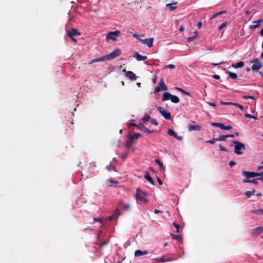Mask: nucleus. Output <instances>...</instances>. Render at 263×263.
<instances>
[{"mask_svg":"<svg viewBox=\"0 0 263 263\" xmlns=\"http://www.w3.org/2000/svg\"><path fill=\"white\" fill-rule=\"evenodd\" d=\"M151 117L149 115H146L141 119V120L144 122L150 121Z\"/></svg>","mask_w":263,"mask_h":263,"instance_id":"nucleus-27","label":"nucleus"},{"mask_svg":"<svg viewBox=\"0 0 263 263\" xmlns=\"http://www.w3.org/2000/svg\"><path fill=\"white\" fill-rule=\"evenodd\" d=\"M173 225L175 227V228H176V232L178 233L179 232V229L180 228L179 225L175 222L173 223Z\"/></svg>","mask_w":263,"mask_h":263,"instance_id":"nucleus-47","label":"nucleus"},{"mask_svg":"<svg viewBox=\"0 0 263 263\" xmlns=\"http://www.w3.org/2000/svg\"><path fill=\"white\" fill-rule=\"evenodd\" d=\"M227 73L228 74L229 77L230 78H231V79H232L233 80L236 79L237 78V74L235 73L231 72L230 71H227Z\"/></svg>","mask_w":263,"mask_h":263,"instance_id":"nucleus-21","label":"nucleus"},{"mask_svg":"<svg viewBox=\"0 0 263 263\" xmlns=\"http://www.w3.org/2000/svg\"><path fill=\"white\" fill-rule=\"evenodd\" d=\"M197 37V35H195V36H192V37H189L187 40V42H192L193 41V40H194L196 37Z\"/></svg>","mask_w":263,"mask_h":263,"instance_id":"nucleus-41","label":"nucleus"},{"mask_svg":"<svg viewBox=\"0 0 263 263\" xmlns=\"http://www.w3.org/2000/svg\"><path fill=\"white\" fill-rule=\"evenodd\" d=\"M125 76L132 81L135 80L137 79L136 75L131 71H126Z\"/></svg>","mask_w":263,"mask_h":263,"instance_id":"nucleus-13","label":"nucleus"},{"mask_svg":"<svg viewBox=\"0 0 263 263\" xmlns=\"http://www.w3.org/2000/svg\"><path fill=\"white\" fill-rule=\"evenodd\" d=\"M136 191L137 192H139L141 194H142L143 195H144L145 197H146L148 196V193L146 192H144L142 190H141L139 188H137L136 189Z\"/></svg>","mask_w":263,"mask_h":263,"instance_id":"nucleus-34","label":"nucleus"},{"mask_svg":"<svg viewBox=\"0 0 263 263\" xmlns=\"http://www.w3.org/2000/svg\"><path fill=\"white\" fill-rule=\"evenodd\" d=\"M253 63V64L251 67L253 70H258L262 67V63L258 59H255Z\"/></svg>","mask_w":263,"mask_h":263,"instance_id":"nucleus-7","label":"nucleus"},{"mask_svg":"<svg viewBox=\"0 0 263 263\" xmlns=\"http://www.w3.org/2000/svg\"><path fill=\"white\" fill-rule=\"evenodd\" d=\"M133 142H134L132 140H130V139H128V140L125 142V145L127 148H130V146L132 145Z\"/></svg>","mask_w":263,"mask_h":263,"instance_id":"nucleus-28","label":"nucleus"},{"mask_svg":"<svg viewBox=\"0 0 263 263\" xmlns=\"http://www.w3.org/2000/svg\"><path fill=\"white\" fill-rule=\"evenodd\" d=\"M155 162L159 166L161 170H164V167L163 166V163L158 159L155 160Z\"/></svg>","mask_w":263,"mask_h":263,"instance_id":"nucleus-25","label":"nucleus"},{"mask_svg":"<svg viewBox=\"0 0 263 263\" xmlns=\"http://www.w3.org/2000/svg\"><path fill=\"white\" fill-rule=\"evenodd\" d=\"M175 89L177 90H179L180 91V92H182L183 91V89L181 88H179V87H175Z\"/></svg>","mask_w":263,"mask_h":263,"instance_id":"nucleus-63","label":"nucleus"},{"mask_svg":"<svg viewBox=\"0 0 263 263\" xmlns=\"http://www.w3.org/2000/svg\"><path fill=\"white\" fill-rule=\"evenodd\" d=\"M254 193H255V190H253V191H246V192L245 193V195H246L248 198H249V197H250L251 196L254 195Z\"/></svg>","mask_w":263,"mask_h":263,"instance_id":"nucleus-23","label":"nucleus"},{"mask_svg":"<svg viewBox=\"0 0 263 263\" xmlns=\"http://www.w3.org/2000/svg\"><path fill=\"white\" fill-rule=\"evenodd\" d=\"M243 65H244V63L242 61H240V62H239L235 63V64H232V67L234 68H239L242 67L243 66Z\"/></svg>","mask_w":263,"mask_h":263,"instance_id":"nucleus-18","label":"nucleus"},{"mask_svg":"<svg viewBox=\"0 0 263 263\" xmlns=\"http://www.w3.org/2000/svg\"><path fill=\"white\" fill-rule=\"evenodd\" d=\"M245 117L246 118H252V119H253L254 120H257L258 119L257 117L253 116V115H252L251 114H245Z\"/></svg>","mask_w":263,"mask_h":263,"instance_id":"nucleus-31","label":"nucleus"},{"mask_svg":"<svg viewBox=\"0 0 263 263\" xmlns=\"http://www.w3.org/2000/svg\"><path fill=\"white\" fill-rule=\"evenodd\" d=\"M119 216V211L117 210L116 212L115 213V214L109 216L108 217V220L109 221L112 220L114 219H117Z\"/></svg>","mask_w":263,"mask_h":263,"instance_id":"nucleus-22","label":"nucleus"},{"mask_svg":"<svg viewBox=\"0 0 263 263\" xmlns=\"http://www.w3.org/2000/svg\"><path fill=\"white\" fill-rule=\"evenodd\" d=\"M242 174L243 176L246 177L245 179H249L251 178H253V177L257 176V173H256V172H248V171H242Z\"/></svg>","mask_w":263,"mask_h":263,"instance_id":"nucleus-10","label":"nucleus"},{"mask_svg":"<svg viewBox=\"0 0 263 263\" xmlns=\"http://www.w3.org/2000/svg\"><path fill=\"white\" fill-rule=\"evenodd\" d=\"M155 259L157 260V261H161L162 262H165V259H164L163 258V257L155 258Z\"/></svg>","mask_w":263,"mask_h":263,"instance_id":"nucleus-43","label":"nucleus"},{"mask_svg":"<svg viewBox=\"0 0 263 263\" xmlns=\"http://www.w3.org/2000/svg\"><path fill=\"white\" fill-rule=\"evenodd\" d=\"M227 22H224L221 25H220L219 27H218V29L220 30H221L222 28H223L224 27H226L227 26Z\"/></svg>","mask_w":263,"mask_h":263,"instance_id":"nucleus-42","label":"nucleus"},{"mask_svg":"<svg viewBox=\"0 0 263 263\" xmlns=\"http://www.w3.org/2000/svg\"><path fill=\"white\" fill-rule=\"evenodd\" d=\"M139 41L141 42L143 44L146 45L148 47H151L153 45L154 39L149 38L145 39H138Z\"/></svg>","mask_w":263,"mask_h":263,"instance_id":"nucleus-9","label":"nucleus"},{"mask_svg":"<svg viewBox=\"0 0 263 263\" xmlns=\"http://www.w3.org/2000/svg\"><path fill=\"white\" fill-rule=\"evenodd\" d=\"M121 34L120 30H117L115 31H110L108 32L106 36V40L107 41L111 40L113 41H115L117 40V37Z\"/></svg>","mask_w":263,"mask_h":263,"instance_id":"nucleus-4","label":"nucleus"},{"mask_svg":"<svg viewBox=\"0 0 263 263\" xmlns=\"http://www.w3.org/2000/svg\"><path fill=\"white\" fill-rule=\"evenodd\" d=\"M149 121L152 124L155 125H157L158 124L157 120L154 118H151Z\"/></svg>","mask_w":263,"mask_h":263,"instance_id":"nucleus-39","label":"nucleus"},{"mask_svg":"<svg viewBox=\"0 0 263 263\" xmlns=\"http://www.w3.org/2000/svg\"><path fill=\"white\" fill-rule=\"evenodd\" d=\"M236 162L234 161H231L229 162V165L231 167H233V166L236 165Z\"/></svg>","mask_w":263,"mask_h":263,"instance_id":"nucleus-53","label":"nucleus"},{"mask_svg":"<svg viewBox=\"0 0 263 263\" xmlns=\"http://www.w3.org/2000/svg\"><path fill=\"white\" fill-rule=\"evenodd\" d=\"M175 138L179 141H182L183 139V137L182 136H179L177 135H176V136L175 137Z\"/></svg>","mask_w":263,"mask_h":263,"instance_id":"nucleus-54","label":"nucleus"},{"mask_svg":"<svg viewBox=\"0 0 263 263\" xmlns=\"http://www.w3.org/2000/svg\"><path fill=\"white\" fill-rule=\"evenodd\" d=\"M224 63V61H220L218 63L217 62H216V63H212V65H214V66H218L219 65H221V64H223Z\"/></svg>","mask_w":263,"mask_h":263,"instance_id":"nucleus-45","label":"nucleus"},{"mask_svg":"<svg viewBox=\"0 0 263 263\" xmlns=\"http://www.w3.org/2000/svg\"><path fill=\"white\" fill-rule=\"evenodd\" d=\"M232 128V127L230 125H227V126L224 125V129H225V130H230Z\"/></svg>","mask_w":263,"mask_h":263,"instance_id":"nucleus-56","label":"nucleus"},{"mask_svg":"<svg viewBox=\"0 0 263 263\" xmlns=\"http://www.w3.org/2000/svg\"><path fill=\"white\" fill-rule=\"evenodd\" d=\"M177 3V2H175L173 4H166V7H169V9L171 11H173L176 8V6H172V5H176Z\"/></svg>","mask_w":263,"mask_h":263,"instance_id":"nucleus-26","label":"nucleus"},{"mask_svg":"<svg viewBox=\"0 0 263 263\" xmlns=\"http://www.w3.org/2000/svg\"><path fill=\"white\" fill-rule=\"evenodd\" d=\"M218 16V15L217 13H216L214 14L213 15H212V16L210 17V19L213 20V19L216 18Z\"/></svg>","mask_w":263,"mask_h":263,"instance_id":"nucleus-58","label":"nucleus"},{"mask_svg":"<svg viewBox=\"0 0 263 263\" xmlns=\"http://www.w3.org/2000/svg\"><path fill=\"white\" fill-rule=\"evenodd\" d=\"M263 232V227H259L256 228L253 230V233L254 234L259 235Z\"/></svg>","mask_w":263,"mask_h":263,"instance_id":"nucleus-20","label":"nucleus"},{"mask_svg":"<svg viewBox=\"0 0 263 263\" xmlns=\"http://www.w3.org/2000/svg\"><path fill=\"white\" fill-rule=\"evenodd\" d=\"M251 213H254V214H257L259 215H263V209H259L257 210H252L251 211Z\"/></svg>","mask_w":263,"mask_h":263,"instance_id":"nucleus-24","label":"nucleus"},{"mask_svg":"<svg viewBox=\"0 0 263 263\" xmlns=\"http://www.w3.org/2000/svg\"><path fill=\"white\" fill-rule=\"evenodd\" d=\"M166 68H170V69H174L175 68V66L173 64H169L166 66Z\"/></svg>","mask_w":263,"mask_h":263,"instance_id":"nucleus-51","label":"nucleus"},{"mask_svg":"<svg viewBox=\"0 0 263 263\" xmlns=\"http://www.w3.org/2000/svg\"><path fill=\"white\" fill-rule=\"evenodd\" d=\"M106 168L109 171H111V170H114L115 171H116V167L115 166L111 165L110 164L109 165H107L106 167Z\"/></svg>","mask_w":263,"mask_h":263,"instance_id":"nucleus-35","label":"nucleus"},{"mask_svg":"<svg viewBox=\"0 0 263 263\" xmlns=\"http://www.w3.org/2000/svg\"><path fill=\"white\" fill-rule=\"evenodd\" d=\"M167 87L165 84L163 79H161L159 81V84L155 88V92H159L162 90H167Z\"/></svg>","mask_w":263,"mask_h":263,"instance_id":"nucleus-6","label":"nucleus"},{"mask_svg":"<svg viewBox=\"0 0 263 263\" xmlns=\"http://www.w3.org/2000/svg\"><path fill=\"white\" fill-rule=\"evenodd\" d=\"M157 181L160 185H161L162 184V181L159 177L157 178Z\"/></svg>","mask_w":263,"mask_h":263,"instance_id":"nucleus-62","label":"nucleus"},{"mask_svg":"<svg viewBox=\"0 0 263 263\" xmlns=\"http://www.w3.org/2000/svg\"><path fill=\"white\" fill-rule=\"evenodd\" d=\"M254 25H251L249 26L250 29H255L260 26V25L258 23H254Z\"/></svg>","mask_w":263,"mask_h":263,"instance_id":"nucleus-36","label":"nucleus"},{"mask_svg":"<svg viewBox=\"0 0 263 263\" xmlns=\"http://www.w3.org/2000/svg\"><path fill=\"white\" fill-rule=\"evenodd\" d=\"M159 112L166 120H171V113L167 112L165 109L161 106L157 108Z\"/></svg>","mask_w":263,"mask_h":263,"instance_id":"nucleus-5","label":"nucleus"},{"mask_svg":"<svg viewBox=\"0 0 263 263\" xmlns=\"http://www.w3.org/2000/svg\"><path fill=\"white\" fill-rule=\"evenodd\" d=\"M262 22H263V19H260L258 21H253V23H258L260 25V24Z\"/></svg>","mask_w":263,"mask_h":263,"instance_id":"nucleus-55","label":"nucleus"},{"mask_svg":"<svg viewBox=\"0 0 263 263\" xmlns=\"http://www.w3.org/2000/svg\"><path fill=\"white\" fill-rule=\"evenodd\" d=\"M233 143L234 144V153L237 155H242L243 151L246 149L245 144L239 141H233Z\"/></svg>","mask_w":263,"mask_h":263,"instance_id":"nucleus-2","label":"nucleus"},{"mask_svg":"<svg viewBox=\"0 0 263 263\" xmlns=\"http://www.w3.org/2000/svg\"><path fill=\"white\" fill-rule=\"evenodd\" d=\"M171 236L173 239H176L178 241H180L182 239L181 236L180 235H175L174 234H171Z\"/></svg>","mask_w":263,"mask_h":263,"instance_id":"nucleus-33","label":"nucleus"},{"mask_svg":"<svg viewBox=\"0 0 263 263\" xmlns=\"http://www.w3.org/2000/svg\"><path fill=\"white\" fill-rule=\"evenodd\" d=\"M227 138L226 135H221L218 138H216V140L217 141H225Z\"/></svg>","mask_w":263,"mask_h":263,"instance_id":"nucleus-30","label":"nucleus"},{"mask_svg":"<svg viewBox=\"0 0 263 263\" xmlns=\"http://www.w3.org/2000/svg\"><path fill=\"white\" fill-rule=\"evenodd\" d=\"M135 197L137 200L141 201L145 203H147L148 202V200L146 198V197L142 194H141L139 192L136 191V194Z\"/></svg>","mask_w":263,"mask_h":263,"instance_id":"nucleus-8","label":"nucleus"},{"mask_svg":"<svg viewBox=\"0 0 263 263\" xmlns=\"http://www.w3.org/2000/svg\"><path fill=\"white\" fill-rule=\"evenodd\" d=\"M141 136V134L137 133L134 134L133 135H129L128 136V138L130 139V140H132L134 142V141L135 140H136V139H138Z\"/></svg>","mask_w":263,"mask_h":263,"instance_id":"nucleus-17","label":"nucleus"},{"mask_svg":"<svg viewBox=\"0 0 263 263\" xmlns=\"http://www.w3.org/2000/svg\"><path fill=\"white\" fill-rule=\"evenodd\" d=\"M259 180L258 178V179H243V183H254V184H258V181L257 180Z\"/></svg>","mask_w":263,"mask_h":263,"instance_id":"nucleus-19","label":"nucleus"},{"mask_svg":"<svg viewBox=\"0 0 263 263\" xmlns=\"http://www.w3.org/2000/svg\"><path fill=\"white\" fill-rule=\"evenodd\" d=\"M128 156V153H125L122 154L121 157L123 159L125 160L127 158Z\"/></svg>","mask_w":263,"mask_h":263,"instance_id":"nucleus-50","label":"nucleus"},{"mask_svg":"<svg viewBox=\"0 0 263 263\" xmlns=\"http://www.w3.org/2000/svg\"><path fill=\"white\" fill-rule=\"evenodd\" d=\"M67 34L69 37H73L74 36L80 35L81 33L78 29L72 28L71 30H67Z\"/></svg>","mask_w":263,"mask_h":263,"instance_id":"nucleus-11","label":"nucleus"},{"mask_svg":"<svg viewBox=\"0 0 263 263\" xmlns=\"http://www.w3.org/2000/svg\"><path fill=\"white\" fill-rule=\"evenodd\" d=\"M219 148L220 149L221 151H225V152H227V149L226 148V147L223 146H222L221 144H219Z\"/></svg>","mask_w":263,"mask_h":263,"instance_id":"nucleus-46","label":"nucleus"},{"mask_svg":"<svg viewBox=\"0 0 263 263\" xmlns=\"http://www.w3.org/2000/svg\"><path fill=\"white\" fill-rule=\"evenodd\" d=\"M147 254H148V251L146 250L144 251H142L140 250H137L135 251L134 254H135V256L138 257V256H140L142 255H146Z\"/></svg>","mask_w":263,"mask_h":263,"instance_id":"nucleus-16","label":"nucleus"},{"mask_svg":"<svg viewBox=\"0 0 263 263\" xmlns=\"http://www.w3.org/2000/svg\"><path fill=\"white\" fill-rule=\"evenodd\" d=\"M212 77L216 80H219L220 78V76L217 74H214L212 76Z\"/></svg>","mask_w":263,"mask_h":263,"instance_id":"nucleus-57","label":"nucleus"},{"mask_svg":"<svg viewBox=\"0 0 263 263\" xmlns=\"http://www.w3.org/2000/svg\"><path fill=\"white\" fill-rule=\"evenodd\" d=\"M220 124V123L213 122V123H211V125L212 126H215V127H219Z\"/></svg>","mask_w":263,"mask_h":263,"instance_id":"nucleus-49","label":"nucleus"},{"mask_svg":"<svg viewBox=\"0 0 263 263\" xmlns=\"http://www.w3.org/2000/svg\"><path fill=\"white\" fill-rule=\"evenodd\" d=\"M179 31H181V32H183L184 30V27L183 26H180L179 27Z\"/></svg>","mask_w":263,"mask_h":263,"instance_id":"nucleus-61","label":"nucleus"},{"mask_svg":"<svg viewBox=\"0 0 263 263\" xmlns=\"http://www.w3.org/2000/svg\"><path fill=\"white\" fill-rule=\"evenodd\" d=\"M107 244V242H106V241H103V242H102L100 244V246L101 247H103V246H106Z\"/></svg>","mask_w":263,"mask_h":263,"instance_id":"nucleus-59","label":"nucleus"},{"mask_svg":"<svg viewBox=\"0 0 263 263\" xmlns=\"http://www.w3.org/2000/svg\"><path fill=\"white\" fill-rule=\"evenodd\" d=\"M136 127L138 129H139L140 130L143 131L144 129L145 126H144V125L142 123H139L137 125Z\"/></svg>","mask_w":263,"mask_h":263,"instance_id":"nucleus-32","label":"nucleus"},{"mask_svg":"<svg viewBox=\"0 0 263 263\" xmlns=\"http://www.w3.org/2000/svg\"><path fill=\"white\" fill-rule=\"evenodd\" d=\"M216 141H217L216 140V138H213L212 140H209L206 141V143H211V144H214Z\"/></svg>","mask_w":263,"mask_h":263,"instance_id":"nucleus-40","label":"nucleus"},{"mask_svg":"<svg viewBox=\"0 0 263 263\" xmlns=\"http://www.w3.org/2000/svg\"><path fill=\"white\" fill-rule=\"evenodd\" d=\"M171 100V101L174 103H178L180 101L179 98L175 95H173L170 92H165L163 94L162 100L165 101Z\"/></svg>","mask_w":263,"mask_h":263,"instance_id":"nucleus-3","label":"nucleus"},{"mask_svg":"<svg viewBox=\"0 0 263 263\" xmlns=\"http://www.w3.org/2000/svg\"><path fill=\"white\" fill-rule=\"evenodd\" d=\"M188 130L189 131H192V130H197L199 131L201 129V126L199 125H189L188 127Z\"/></svg>","mask_w":263,"mask_h":263,"instance_id":"nucleus-14","label":"nucleus"},{"mask_svg":"<svg viewBox=\"0 0 263 263\" xmlns=\"http://www.w3.org/2000/svg\"><path fill=\"white\" fill-rule=\"evenodd\" d=\"M167 134L169 135L170 136H173L174 138L177 135V134L172 129H168Z\"/></svg>","mask_w":263,"mask_h":263,"instance_id":"nucleus-29","label":"nucleus"},{"mask_svg":"<svg viewBox=\"0 0 263 263\" xmlns=\"http://www.w3.org/2000/svg\"><path fill=\"white\" fill-rule=\"evenodd\" d=\"M121 54V51L119 49H116L108 54L104 55L102 57L91 60L88 64H92L95 62H101L105 60H112L116 57H119Z\"/></svg>","mask_w":263,"mask_h":263,"instance_id":"nucleus-1","label":"nucleus"},{"mask_svg":"<svg viewBox=\"0 0 263 263\" xmlns=\"http://www.w3.org/2000/svg\"><path fill=\"white\" fill-rule=\"evenodd\" d=\"M123 208L125 211H128L130 209V205L128 204L122 203Z\"/></svg>","mask_w":263,"mask_h":263,"instance_id":"nucleus-37","label":"nucleus"},{"mask_svg":"<svg viewBox=\"0 0 263 263\" xmlns=\"http://www.w3.org/2000/svg\"><path fill=\"white\" fill-rule=\"evenodd\" d=\"M144 177L148 182H149V183L151 184H152V185H154L155 184L153 178H152V177L150 176V175L148 173V172H146L145 173Z\"/></svg>","mask_w":263,"mask_h":263,"instance_id":"nucleus-15","label":"nucleus"},{"mask_svg":"<svg viewBox=\"0 0 263 263\" xmlns=\"http://www.w3.org/2000/svg\"><path fill=\"white\" fill-rule=\"evenodd\" d=\"M144 36V34H141V35H139V34H137V33H134V34H133V36H134V37H135V38L138 39V37H139V36Z\"/></svg>","mask_w":263,"mask_h":263,"instance_id":"nucleus-48","label":"nucleus"},{"mask_svg":"<svg viewBox=\"0 0 263 263\" xmlns=\"http://www.w3.org/2000/svg\"><path fill=\"white\" fill-rule=\"evenodd\" d=\"M94 220L96 221H99L100 222H102V219L99 218H94Z\"/></svg>","mask_w":263,"mask_h":263,"instance_id":"nucleus-64","label":"nucleus"},{"mask_svg":"<svg viewBox=\"0 0 263 263\" xmlns=\"http://www.w3.org/2000/svg\"><path fill=\"white\" fill-rule=\"evenodd\" d=\"M232 103L230 102H221V104L222 105H232Z\"/></svg>","mask_w":263,"mask_h":263,"instance_id":"nucleus-52","label":"nucleus"},{"mask_svg":"<svg viewBox=\"0 0 263 263\" xmlns=\"http://www.w3.org/2000/svg\"><path fill=\"white\" fill-rule=\"evenodd\" d=\"M242 98L247 99H251L253 100H255V98L252 96H243Z\"/></svg>","mask_w":263,"mask_h":263,"instance_id":"nucleus-44","label":"nucleus"},{"mask_svg":"<svg viewBox=\"0 0 263 263\" xmlns=\"http://www.w3.org/2000/svg\"><path fill=\"white\" fill-rule=\"evenodd\" d=\"M182 93L183 94H184V95H187V96H191V93L189 92L186 91H185L184 90H183Z\"/></svg>","mask_w":263,"mask_h":263,"instance_id":"nucleus-60","label":"nucleus"},{"mask_svg":"<svg viewBox=\"0 0 263 263\" xmlns=\"http://www.w3.org/2000/svg\"><path fill=\"white\" fill-rule=\"evenodd\" d=\"M133 57L138 61H144L147 59L146 56L141 55L137 52H134L133 53Z\"/></svg>","mask_w":263,"mask_h":263,"instance_id":"nucleus-12","label":"nucleus"},{"mask_svg":"<svg viewBox=\"0 0 263 263\" xmlns=\"http://www.w3.org/2000/svg\"><path fill=\"white\" fill-rule=\"evenodd\" d=\"M144 132L147 133V134H151L154 133V130H149L146 127H145L144 129L143 130Z\"/></svg>","mask_w":263,"mask_h":263,"instance_id":"nucleus-38","label":"nucleus"}]
</instances>
